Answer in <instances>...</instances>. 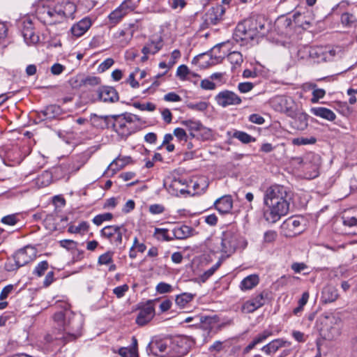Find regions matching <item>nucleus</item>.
I'll return each instance as SVG.
<instances>
[{
	"instance_id": "nucleus-47",
	"label": "nucleus",
	"mask_w": 357,
	"mask_h": 357,
	"mask_svg": "<svg viewBox=\"0 0 357 357\" xmlns=\"http://www.w3.org/2000/svg\"><path fill=\"white\" fill-rule=\"evenodd\" d=\"M315 84L312 85V88L314 89L312 91V98L311 99V102L312 103L318 102L319 100L324 98L326 94L325 90L322 89H315Z\"/></svg>"
},
{
	"instance_id": "nucleus-10",
	"label": "nucleus",
	"mask_w": 357,
	"mask_h": 357,
	"mask_svg": "<svg viewBox=\"0 0 357 357\" xmlns=\"http://www.w3.org/2000/svg\"><path fill=\"white\" fill-rule=\"evenodd\" d=\"M193 342L186 336H178L171 338L169 344V356L170 357H182L186 355Z\"/></svg>"
},
{
	"instance_id": "nucleus-53",
	"label": "nucleus",
	"mask_w": 357,
	"mask_h": 357,
	"mask_svg": "<svg viewBox=\"0 0 357 357\" xmlns=\"http://www.w3.org/2000/svg\"><path fill=\"white\" fill-rule=\"evenodd\" d=\"M207 187L208 183L204 178L199 179V183H195L193 185V188L197 193L204 192Z\"/></svg>"
},
{
	"instance_id": "nucleus-62",
	"label": "nucleus",
	"mask_w": 357,
	"mask_h": 357,
	"mask_svg": "<svg viewBox=\"0 0 357 357\" xmlns=\"http://www.w3.org/2000/svg\"><path fill=\"white\" fill-rule=\"evenodd\" d=\"M200 86L204 90H214L215 89V84L208 79L202 80Z\"/></svg>"
},
{
	"instance_id": "nucleus-13",
	"label": "nucleus",
	"mask_w": 357,
	"mask_h": 357,
	"mask_svg": "<svg viewBox=\"0 0 357 357\" xmlns=\"http://www.w3.org/2000/svg\"><path fill=\"white\" fill-rule=\"evenodd\" d=\"M21 31L24 40L28 45H33L39 42L40 37L36 33L33 22L29 17L22 20Z\"/></svg>"
},
{
	"instance_id": "nucleus-21",
	"label": "nucleus",
	"mask_w": 357,
	"mask_h": 357,
	"mask_svg": "<svg viewBox=\"0 0 357 357\" xmlns=\"http://www.w3.org/2000/svg\"><path fill=\"white\" fill-rule=\"evenodd\" d=\"M91 21L88 17H84L77 23L73 25L70 29L72 35L76 38L83 36L91 27Z\"/></svg>"
},
{
	"instance_id": "nucleus-40",
	"label": "nucleus",
	"mask_w": 357,
	"mask_h": 357,
	"mask_svg": "<svg viewBox=\"0 0 357 357\" xmlns=\"http://www.w3.org/2000/svg\"><path fill=\"white\" fill-rule=\"evenodd\" d=\"M194 295L189 293H183L176 296L175 302L180 307H184L188 303L191 301Z\"/></svg>"
},
{
	"instance_id": "nucleus-50",
	"label": "nucleus",
	"mask_w": 357,
	"mask_h": 357,
	"mask_svg": "<svg viewBox=\"0 0 357 357\" xmlns=\"http://www.w3.org/2000/svg\"><path fill=\"white\" fill-rule=\"evenodd\" d=\"M80 83L83 84V86H97L100 83V79L98 77L89 76L86 78H83L80 81Z\"/></svg>"
},
{
	"instance_id": "nucleus-4",
	"label": "nucleus",
	"mask_w": 357,
	"mask_h": 357,
	"mask_svg": "<svg viewBox=\"0 0 357 357\" xmlns=\"http://www.w3.org/2000/svg\"><path fill=\"white\" fill-rule=\"evenodd\" d=\"M41 17L49 24H56L61 22L64 19L73 17L76 11V6L70 1H62L54 5L53 7L43 8Z\"/></svg>"
},
{
	"instance_id": "nucleus-14",
	"label": "nucleus",
	"mask_w": 357,
	"mask_h": 357,
	"mask_svg": "<svg viewBox=\"0 0 357 357\" xmlns=\"http://www.w3.org/2000/svg\"><path fill=\"white\" fill-rule=\"evenodd\" d=\"M215 100L217 104L222 107H227L231 105H238L241 103L242 100L234 91L225 90L218 93Z\"/></svg>"
},
{
	"instance_id": "nucleus-11",
	"label": "nucleus",
	"mask_w": 357,
	"mask_h": 357,
	"mask_svg": "<svg viewBox=\"0 0 357 357\" xmlns=\"http://www.w3.org/2000/svg\"><path fill=\"white\" fill-rule=\"evenodd\" d=\"M171 338H159L154 337L146 347L148 354H153L155 356L165 357L169 356V344Z\"/></svg>"
},
{
	"instance_id": "nucleus-2",
	"label": "nucleus",
	"mask_w": 357,
	"mask_h": 357,
	"mask_svg": "<svg viewBox=\"0 0 357 357\" xmlns=\"http://www.w3.org/2000/svg\"><path fill=\"white\" fill-rule=\"evenodd\" d=\"M63 307V310L53 315L54 326L58 331L54 339L62 340L66 343L81 336L82 319L80 317L75 316L69 309L68 304L64 303Z\"/></svg>"
},
{
	"instance_id": "nucleus-28",
	"label": "nucleus",
	"mask_w": 357,
	"mask_h": 357,
	"mask_svg": "<svg viewBox=\"0 0 357 357\" xmlns=\"http://www.w3.org/2000/svg\"><path fill=\"white\" fill-rule=\"evenodd\" d=\"M193 229L185 225L178 226L172 230L174 237L176 239H185L193 235Z\"/></svg>"
},
{
	"instance_id": "nucleus-18",
	"label": "nucleus",
	"mask_w": 357,
	"mask_h": 357,
	"mask_svg": "<svg viewBox=\"0 0 357 357\" xmlns=\"http://www.w3.org/2000/svg\"><path fill=\"white\" fill-rule=\"evenodd\" d=\"M268 298V293L263 291L253 298L245 302L242 306V311L245 313H252L263 306Z\"/></svg>"
},
{
	"instance_id": "nucleus-42",
	"label": "nucleus",
	"mask_w": 357,
	"mask_h": 357,
	"mask_svg": "<svg viewBox=\"0 0 357 357\" xmlns=\"http://www.w3.org/2000/svg\"><path fill=\"white\" fill-rule=\"evenodd\" d=\"M227 59L232 65L240 66L243 63V56L239 52H232L227 55Z\"/></svg>"
},
{
	"instance_id": "nucleus-7",
	"label": "nucleus",
	"mask_w": 357,
	"mask_h": 357,
	"mask_svg": "<svg viewBox=\"0 0 357 357\" xmlns=\"http://www.w3.org/2000/svg\"><path fill=\"white\" fill-rule=\"evenodd\" d=\"M36 256V249L30 245L25 246L24 248L17 250L13 255L15 264L10 263L6 264V268L9 271H13L18 269L20 267L26 265L30 261H33Z\"/></svg>"
},
{
	"instance_id": "nucleus-56",
	"label": "nucleus",
	"mask_w": 357,
	"mask_h": 357,
	"mask_svg": "<svg viewBox=\"0 0 357 357\" xmlns=\"http://www.w3.org/2000/svg\"><path fill=\"white\" fill-rule=\"evenodd\" d=\"M172 290V287L170 284L163 282L158 283L156 286V291L160 294L169 293L171 292Z\"/></svg>"
},
{
	"instance_id": "nucleus-19",
	"label": "nucleus",
	"mask_w": 357,
	"mask_h": 357,
	"mask_svg": "<svg viewBox=\"0 0 357 357\" xmlns=\"http://www.w3.org/2000/svg\"><path fill=\"white\" fill-rule=\"evenodd\" d=\"M98 99L105 102H115L119 100V94L112 86H103L97 91Z\"/></svg>"
},
{
	"instance_id": "nucleus-25",
	"label": "nucleus",
	"mask_w": 357,
	"mask_h": 357,
	"mask_svg": "<svg viewBox=\"0 0 357 357\" xmlns=\"http://www.w3.org/2000/svg\"><path fill=\"white\" fill-rule=\"evenodd\" d=\"M310 112L313 115L330 121H333L336 119L335 114L332 110L326 107H312L311 108Z\"/></svg>"
},
{
	"instance_id": "nucleus-31",
	"label": "nucleus",
	"mask_w": 357,
	"mask_h": 357,
	"mask_svg": "<svg viewBox=\"0 0 357 357\" xmlns=\"http://www.w3.org/2000/svg\"><path fill=\"white\" fill-rule=\"evenodd\" d=\"M114 37L118 40L120 45L124 47L128 44L132 38V31L130 29L121 30L114 34Z\"/></svg>"
},
{
	"instance_id": "nucleus-46",
	"label": "nucleus",
	"mask_w": 357,
	"mask_h": 357,
	"mask_svg": "<svg viewBox=\"0 0 357 357\" xmlns=\"http://www.w3.org/2000/svg\"><path fill=\"white\" fill-rule=\"evenodd\" d=\"M113 262V252L108 251L101 255L98 260V263L100 265H109Z\"/></svg>"
},
{
	"instance_id": "nucleus-52",
	"label": "nucleus",
	"mask_w": 357,
	"mask_h": 357,
	"mask_svg": "<svg viewBox=\"0 0 357 357\" xmlns=\"http://www.w3.org/2000/svg\"><path fill=\"white\" fill-rule=\"evenodd\" d=\"M133 106L142 111H149L153 112L155 109V105L152 102H146L145 104H141L139 102H135Z\"/></svg>"
},
{
	"instance_id": "nucleus-63",
	"label": "nucleus",
	"mask_w": 357,
	"mask_h": 357,
	"mask_svg": "<svg viewBox=\"0 0 357 357\" xmlns=\"http://www.w3.org/2000/svg\"><path fill=\"white\" fill-rule=\"evenodd\" d=\"M59 244L61 247H63L64 248H66L68 250H71V249L75 248L77 246V242H75L73 240L64 239V240L60 241Z\"/></svg>"
},
{
	"instance_id": "nucleus-54",
	"label": "nucleus",
	"mask_w": 357,
	"mask_h": 357,
	"mask_svg": "<svg viewBox=\"0 0 357 357\" xmlns=\"http://www.w3.org/2000/svg\"><path fill=\"white\" fill-rule=\"evenodd\" d=\"M255 85L252 82H241L238 84V89L241 93H245L250 91Z\"/></svg>"
},
{
	"instance_id": "nucleus-9",
	"label": "nucleus",
	"mask_w": 357,
	"mask_h": 357,
	"mask_svg": "<svg viewBox=\"0 0 357 357\" xmlns=\"http://www.w3.org/2000/svg\"><path fill=\"white\" fill-rule=\"evenodd\" d=\"M239 237V234L234 227L223 231L221 241V252L227 257L234 253L238 246Z\"/></svg>"
},
{
	"instance_id": "nucleus-30",
	"label": "nucleus",
	"mask_w": 357,
	"mask_h": 357,
	"mask_svg": "<svg viewBox=\"0 0 357 357\" xmlns=\"http://www.w3.org/2000/svg\"><path fill=\"white\" fill-rule=\"evenodd\" d=\"M259 282V279L257 275H250L241 281L240 288L243 291L250 290L256 287Z\"/></svg>"
},
{
	"instance_id": "nucleus-61",
	"label": "nucleus",
	"mask_w": 357,
	"mask_h": 357,
	"mask_svg": "<svg viewBox=\"0 0 357 357\" xmlns=\"http://www.w3.org/2000/svg\"><path fill=\"white\" fill-rule=\"evenodd\" d=\"M174 135L176 138H178V140L182 141H187L188 135L186 134V132L184 129L181 128H176L174 130Z\"/></svg>"
},
{
	"instance_id": "nucleus-39",
	"label": "nucleus",
	"mask_w": 357,
	"mask_h": 357,
	"mask_svg": "<svg viewBox=\"0 0 357 357\" xmlns=\"http://www.w3.org/2000/svg\"><path fill=\"white\" fill-rule=\"evenodd\" d=\"M181 124L185 126L190 132L197 133L202 125L199 121L185 120L181 122Z\"/></svg>"
},
{
	"instance_id": "nucleus-22",
	"label": "nucleus",
	"mask_w": 357,
	"mask_h": 357,
	"mask_svg": "<svg viewBox=\"0 0 357 357\" xmlns=\"http://www.w3.org/2000/svg\"><path fill=\"white\" fill-rule=\"evenodd\" d=\"M291 24L292 22L291 19L285 17H280L275 20L273 29L278 35H287L291 29Z\"/></svg>"
},
{
	"instance_id": "nucleus-35",
	"label": "nucleus",
	"mask_w": 357,
	"mask_h": 357,
	"mask_svg": "<svg viewBox=\"0 0 357 357\" xmlns=\"http://www.w3.org/2000/svg\"><path fill=\"white\" fill-rule=\"evenodd\" d=\"M162 47V42L160 40L154 42L151 41L146 44L142 50L144 54H154L157 53Z\"/></svg>"
},
{
	"instance_id": "nucleus-29",
	"label": "nucleus",
	"mask_w": 357,
	"mask_h": 357,
	"mask_svg": "<svg viewBox=\"0 0 357 357\" xmlns=\"http://www.w3.org/2000/svg\"><path fill=\"white\" fill-rule=\"evenodd\" d=\"M338 298L337 290L333 286H326L323 289L321 300L324 303H332Z\"/></svg>"
},
{
	"instance_id": "nucleus-38",
	"label": "nucleus",
	"mask_w": 357,
	"mask_h": 357,
	"mask_svg": "<svg viewBox=\"0 0 357 357\" xmlns=\"http://www.w3.org/2000/svg\"><path fill=\"white\" fill-rule=\"evenodd\" d=\"M137 6V3L132 1V0H125L118 7L124 15L129 12L134 10Z\"/></svg>"
},
{
	"instance_id": "nucleus-27",
	"label": "nucleus",
	"mask_w": 357,
	"mask_h": 357,
	"mask_svg": "<svg viewBox=\"0 0 357 357\" xmlns=\"http://www.w3.org/2000/svg\"><path fill=\"white\" fill-rule=\"evenodd\" d=\"M273 335V332L270 330H264L256 335L252 342L245 348V352L248 353L259 344L264 342L267 338Z\"/></svg>"
},
{
	"instance_id": "nucleus-45",
	"label": "nucleus",
	"mask_w": 357,
	"mask_h": 357,
	"mask_svg": "<svg viewBox=\"0 0 357 357\" xmlns=\"http://www.w3.org/2000/svg\"><path fill=\"white\" fill-rule=\"evenodd\" d=\"M113 215L110 213H105L96 215L93 219V222L96 225H100L105 221L112 220Z\"/></svg>"
},
{
	"instance_id": "nucleus-32",
	"label": "nucleus",
	"mask_w": 357,
	"mask_h": 357,
	"mask_svg": "<svg viewBox=\"0 0 357 357\" xmlns=\"http://www.w3.org/2000/svg\"><path fill=\"white\" fill-rule=\"evenodd\" d=\"M54 179L53 173L46 170L37 177L36 183L40 188H44L50 185Z\"/></svg>"
},
{
	"instance_id": "nucleus-49",
	"label": "nucleus",
	"mask_w": 357,
	"mask_h": 357,
	"mask_svg": "<svg viewBox=\"0 0 357 357\" xmlns=\"http://www.w3.org/2000/svg\"><path fill=\"white\" fill-rule=\"evenodd\" d=\"M342 23L347 26H351L356 21V17L351 13L345 12L341 15Z\"/></svg>"
},
{
	"instance_id": "nucleus-59",
	"label": "nucleus",
	"mask_w": 357,
	"mask_h": 357,
	"mask_svg": "<svg viewBox=\"0 0 357 357\" xmlns=\"http://www.w3.org/2000/svg\"><path fill=\"white\" fill-rule=\"evenodd\" d=\"M293 142L294 144H296V145L312 144L316 142V139L314 137H311L310 139L300 137V138L294 139Z\"/></svg>"
},
{
	"instance_id": "nucleus-15",
	"label": "nucleus",
	"mask_w": 357,
	"mask_h": 357,
	"mask_svg": "<svg viewBox=\"0 0 357 357\" xmlns=\"http://www.w3.org/2000/svg\"><path fill=\"white\" fill-rule=\"evenodd\" d=\"M309 55L315 62L320 63L331 61L335 56V51L327 47L317 46L310 49Z\"/></svg>"
},
{
	"instance_id": "nucleus-64",
	"label": "nucleus",
	"mask_w": 357,
	"mask_h": 357,
	"mask_svg": "<svg viewBox=\"0 0 357 357\" xmlns=\"http://www.w3.org/2000/svg\"><path fill=\"white\" fill-rule=\"evenodd\" d=\"M114 63V61L112 58H107L99 66V70L104 72L109 69Z\"/></svg>"
},
{
	"instance_id": "nucleus-51",
	"label": "nucleus",
	"mask_w": 357,
	"mask_h": 357,
	"mask_svg": "<svg viewBox=\"0 0 357 357\" xmlns=\"http://www.w3.org/2000/svg\"><path fill=\"white\" fill-rule=\"evenodd\" d=\"M49 264L47 261L40 262L33 271V273L38 276H42L45 272L48 269Z\"/></svg>"
},
{
	"instance_id": "nucleus-8",
	"label": "nucleus",
	"mask_w": 357,
	"mask_h": 357,
	"mask_svg": "<svg viewBox=\"0 0 357 357\" xmlns=\"http://www.w3.org/2000/svg\"><path fill=\"white\" fill-rule=\"evenodd\" d=\"M272 107L277 112L284 113L291 118H296V103L291 98L285 96H277L272 98Z\"/></svg>"
},
{
	"instance_id": "nucleus-44",
	"label": "nucleus",
	"mask_w": 357,
	"mask_h": 357,
	"mask_svg": "<svg viewBox=\"0 0 357 357\" xmlns=\"http://www.w3.org/2000/svg\"><path fill=\"white\" fill-rule=\"evenodd\" d=\"M186 106L192 110L204 112L207 109L208 104L206 102L199 101L198 102H189Z\"/></svg>"
},
{
	"instance_id": "nucleus-20",
	"label": "nucleus",
	"mask_w": 357,
	"mask_h": 357,
	"mask_svg": "<svg viewBox=\"0 0 357 357\" xmlns=\"http://www.w3.org/2000/svg\"><path fill=\"white\" fill-rule=\"evenodd\" d=\"M154 315V307L153 306L151 302H149L139 310V312L136 318V323L139 326H144L153 318Z\"/></svg>"
},
{
	"instance_id": "nucleus-24",
	"label": "nucleus",
	"mask_w": 357,
	"mask_h": 357,
	"mask_svg": "<svg viewBox=\"0 0 357 357\" xmlns=\"http://www.w3.org/2000/svg\"><path fill=\"white\" fill-rule=\"evenodd\" d=\"M79 169V167L74 168L70 163H63L61 165L53 168L52 172L55 180L60 179L64 177L66 174L73 172H76Z\"/></svg>"
},
{
	"instance_id": "nucleus-60",
	"label": "nucleus",
	"mask_w": 357,
	"mask_h": 357,
	"mask_svg": "<svg viewBox=\"0 0 357 357\" xmlns=\"http://www.w3.org/2000/svg\"><path fill=\"white\" fill-rule=\"evenodd\" d=\"M278 234L275 231L268 230L264 234V241L266 243H272L277 238Z\"/></svg>"
},
{
	"instance_id": "nucleus-33",
	"label": "nucleus",
	"mask_w": 357,
	"mask_h": 357,
	"mask_svg": "<svg viewBox=\"0 0 357 357\" xmlns=\"http://www.w3.org/2000/svg\"><path fill=\"white\" fill-rule=\"evenodd\" d=\"M190 135L193 138H197L202 141L209 140L213 137V132L210 128H208L203 125L199 129L197 133L190 132Z\"/></svg>"
},
{
	"instance_id": "nucleus-3",
	"label": "nucleus",
	"mask_w": 357,
	"mask_h": 357,
	"mask_svg": "<svg viewBox=\"0 0 357 357\" xmlns=\"http://www.w3.org/2000/svg\"><path fill=\"white\" fill-rule=\"evenodd\" d=\"M271 29V23L264 16H252L238 24L234 38L236 42L247 43L255 37L264 36Z\"/></svg>"
},
{
	"instance_id": "nucleus-48",
	"label": "nucleus",
	"mask_w": 357,
	"mask_h": 357,
	"mask_svg": "<svg viewBox=\"0 0 357 357\" xmlns=\"http://www.w3.org/2000/svg\"><path fill=\"white\" fill-rule=\"evenodd\" d=\"M89 225L87 222H82L77 226L70 225L68 229V231L71 234H77L82 231H87Z\"/></svg>"
},
{
	"instance_id": "nucleus-58",
	"label": "nucleus",
	"mask_w": 357,
	"mask_h": 357,
	"mask_svg": "<svg viewBox=\"0 0 357 357\" xmlns=\"http://www.w3.org/2000/svg\"><path fill=\"white\" fill-rule=\"evenodd\" d=\"M129 287L127 284H123L118 286L113 289V293L116 296L117 298H122L126 291H128Z\"/></svg>"
},
{
	"instance_id": "nucleus-41",
	"label": "nucleus",
	"mask_w": 357,
	"mask_h": 357,
	"mask_svg": "<svg viewBox=\"0 0 357 357\" xmlns=\"http://www.w3.org/2000/svg\"><path fill=\"white\" fill-rule=\"evenodd\" d=\"M294 18L295 22L303 27H304L305 24L310 25L312 22V20H313L310 15H309L307 19L306 16L303 15L298 13L294 15Z\"/></svg>"
},
{
	"instance_id": "nucleus-43",
	"label": "nucleus",
	"mask_w": 357,
	"mask_h": 357,
	"mask_svg": "<svg viewBox=\"0 0 357 357\" xmlns=\"http://www.w3.org/2000/svg\"><path fill=\"white\" fill-rule=\"evenodd\" d=\"M124 16L121 10L117 8L109 15L108 18L111 24H116L119 22Z\"/></svg>"
},
{
	"instance_id": "nucleus-57",
	"label": "nucleus",
	"mask_w": 357,
	"mask_h": 357,
	"mask_svg": "<svg viewBox=\"0 0 357 357\" xmlns=\"http://www.w3.org/2000/svg\"><path fill=\"white\" fill-rule=\"evenodd\" d=\"M189 74H190V71L185 65H181L178 67L176 70V75L181 79H185L186 76Z\"/></svg>"
},
{
	"instance_id": "nucleus-26",
	"label": "nucleus",
	"mask_w": 357,
	"mask_h": 357,
	"mask_svg": "<svg viewBox=\"0 0 357 357\" xmlns=\"http://www.w3.org/2000/svg\"><path fill=\"white\" fill-rule=\"evenodd\" d=\"M61 108L54 105H49L38 112V117L41 120L52 119L60 114Z\"/></svg>"
},
{
	"instance_id": "nucleus-1",
	"label": "nucleus",
	"mask_w": 357,
	"mask_h": 357,
	"mask_svg": "<svg viewBox=\"0 0 357 357\" xmlns=\"http://www.w3.org/2000/svg\"><path fill=\"white\" fill-rule=\"evenodd\" d=\"M291 199L290 192L286 187L278 184L268 187L264 195V204L267 207L264 211L265 220L275 223L282 216L286 215L289 210Z\"/></svg>"
},
{
	"instance_id": "nucleus-34",
	"label": "nucleus",
	"mask_w": 357,
	"mask_h": 357,
	"mask_svg": "<svg viewBox=\"0 0 357 357\" xmlns=\"http://www.w3.org/2000/svg\"><path fill=\"white\" fill-rule=\"evenodd\" d=\"M130 162V157H124L122 158L118 157L111 162L109 167L112 168L114 172H116L123 168L126 165H128Z\"/></svg>"
},
{
	"instance_id": "nucleus-23",
	"label": "nucleus",
	"mask_w": 357,
	"mask_h": 357,
	"mask_svg": "<svg viewBox=\"0 0 357 357\" xmlns=\"http://www.w3.org/2000/svg\"><path fill=\"white\" fill-rule=\"evenodd\" d=\"M214 206L220 213H228L233 206L231 197L229 195L222 196L215 202Z\"/></svg>"
},
{
	"instance_id": "nucleus-36",
	"label": "nucleus",
	"mask_w": 357,
	"mask_h": 357,
	"mask_svg": "<svg viewBox=\"0 0 357 357\" xmlns=\"http://www.w3.org/2000/svg\"><path fill=\"white\" fill-rule=\"evenodd\" d=\"M271 346L273 353H275L282 347H289L291 343L289 341L284 340L282 338H278L271 341L268 343Z\"/></svg>"
},
{
	"instance_id": "nucleus-55",
	"label": "nucleus",
	"mask_w": 357,
	"mask_h": 357,
	"mask_svg": "<svg viewBox=\"0 0 357 357\" xmlns=\"http://www.w3.org/2000/svg\"><path fill=\"white\" fill-rule=\"evenodd\" d=\"M18 221L17 215L15 214H11L4 216L1 218V222L4 225H15Z\"/></svg>"
},
{
	"instance_id": "nucleus-16",
	"label": "nucleus",
	"mask_w": 357,
	"mask_h": 357,
	"mask_svg": "<svg viewBox=\"0 0 357 357\" xmlns=\"http://www.w3.org/2000/svg\"><path fill=\"white\" fill-rule=\"evenodd\" d=\"M281 229L284 236H295L299 234L302 231L301 228V221L298 218H288L281 225Z\"/></svg>"
},
{
	"instance_id": "nucleus-37",
	"label": "nucleus",
	"mask_w": 357,
	"mask_h": 357,
	"mask_svg": "<svg viewBox=\"0 0 357 357\" xmlns=\"http://www.w3.org/2000/svg\"><path fill=\"white\" fill-rule=\"evenodd\" d=\"M233 137L238 139L243 144L255 142L256 139L245 132L236 130L233 134Z\"/></svg>"
},
{
	"instance_id": "nucleus-17",
	"label": "nucleus",
	"mask_w": 357,
	"mask_h": 357,
	"mask_svg": "<svg viewBox=\"0 0 357 357\" xmlns=\"http://www.w3.org/2000/svg\"><path fill=\"white\" fill-rule=\"evenodd\" d=\"M225 13V8L224 6L221 4H216L209 8L206 13L204 21L208 25H215L222 20Z\"/></svg>"
},
{
	"instance_id": "nucleus-6",
	"label": "nucleus",
	"mask_w": 357,
	"mask_h": 357,
	"mask_svg": "<svg viewBox=\"0 0 357 357\" xmlns=\"http://www.w3.org/2000/svg\"><path fill=\"white\" fill-rule=\"evenodd\" d=\"M112 118L114 119L113 129L121 137H127L135 132L139 128L137 123L141 122L138 116L128 112L113 115Z\"/></svg>"
},
{
	"instance_id": "nucleus-12",
	"label": "nucleus",
	"mask_w": 357,
	"mask_h": 357,
	"mask_svg": "<svg viewBox=\"0 0 357 357\" xmlns=\"http://www.w3.org/2000/svg\"><path fill=\"white\" fill-rule=\"evenodd\" d=\"M127 231L124 225H109L103 227L100 234L101 236L108 239L110 243L118 247L123 243V234Z\"/></svg>"
},
{
	"instance_id": "nucleus-5",
	"label": "nucleus",
	"mask_w": 357,
	"mask_h": 357,
	"mask_svg": "<svg viewBox=\"0 0 357 357\" xmlns=\"http://www.w3.org/2000/svg\"><path fill=\"white\" fill-rule=\"evenodd\" d=\"M316 328L322 338L333 340L341 334L342 320L333 314H324L317 319Z\"/></svg>"
}]
</instances>
